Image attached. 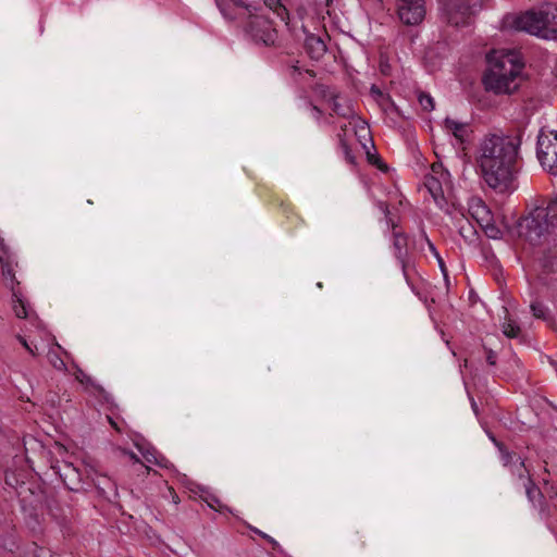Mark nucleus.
<instances>
[{"mask_svg": "<svg viewBox=\"0 0 557 557\" xmlns=\"http://www.w3.org/2000/svg\"><path fill=\"white\" fill-rule=\"evenodd\" d=\"M523 486L525 490V495L531 505L537 509L541 503L545 502V494L542 492L533 482L532 479H527L523 482Z\"/></svg>", "mask_w": 557, "mask_h": 557, "instance_id": "nucleus-16", "label": "nucleus"}, {"mask_svg": "<svg viewBox=\"0 0 557 557\" xmlns=\"http://www.w3.org/2000/svg\"><path fill=\"white\" fill-rule=\"evenodd\" d=\"M503 333L509 338H516L520 335V327L512 321L503 324Z\"/></svg>", "mask_w": 557, "mask_h": 557, "instance_id": "nucleus-27", "label": "nucleus"}, {"mask_svg": "<svg viewBox=\"0 0 557 557\" xmlns=\"http://www.w3.org/2000/svg\"><path fill=\"white\" fill-rule=\"evenodd\" d=\"M485 234L490 237V238H499L500 237V230H498L496 226L494 225H487L486 228H485Z\"/></svg>", "mask_w": 557, "mask_h": 557, "instance_id": "nucleus-35", "label": "nucleus"}, {"mask_svg": "<svg viewBox=\"0 0 557 557\" xmlns=\"http://www.w3.org/2000/svg\"><path fill=\"white\" fill-rule=\"evenodd\" d=\"M545 500L546 503H548L549 505H552V507H554V509L557 510V488L554 487L553 485L548 486V482L545 481Z\"/></svg>", "mask_w": 557, "mask_h": 557, "instance_id": "nucleus-28", "label": "nucleus"}, {"mask_svg": "<svg viewBox=\"0 0 557 557\" xmlns=\"http://www.w3.org/2000/svg\"><path fill=\"white\" fill-rule=\"evenodd\" d=\"M508 469L512 475H516L518 479L522 480L523 482L527 481V479H531V476L529 474V470L527 469L522 458H516V460L512 462V465Z\"/></svg>", "mask_w": 557, "mask_h": 557, "instance_id": "nucleus-20", "label": "nucleus"}, {"mask_svg": "<svg viewBox=\"0 0 557 557\" xmlns=\"http://www.w3.org/2000/svg\"><path fill=\"white\" fill-rule=\"evenodd\" d=\"M471 407H472L473 411L475 412V414H478V405L474 401V399H471Z\"/></svg>", "mask_w": 557, "mask_h": 557, "instance_id": "nucleus-44", "label": "nucleus"}, {"mask_svg": "<svg viewBox=\"0 0 557 557\" xmlns=\"http://www.w3.org/2000/svg\"><path fill=\"white\" fill-rule=\"evenodd\" d=\"M22 294L15 286H12V296H13V310L17 318L25 319L28 317V307L26 302L22 299Z\"/></svg>", "mask_w": 557, "mask_h": 557, "instance_id": "nucleus-18", "label": "nucleus"}, {"mask_svg": "<svg viewBox=\"0 0 557 557\" xmlns=\"http://www.w3.org/2000/svg\"><path fill=\"white\" fill-rule=\"evenodd\" d=\"M110 422H111V425H113L114 428H116V426H115V424H114V422H113L111 419H110Z\"/></svg>", "mask_w": 557, "mask_h": 557, "instance_id": "nucleus-49", "label": "nucleus"}, {"mask_svg": "<svg viewBox=\"0 0 557 557\" xmlns=\"http://www.w3.org/2000/svg\"><path fill=\"white\" fill-rule=\"evenodd\" d=\"M264 4L272 11H274L277 16L282 20L288 15L286 8L282 4L281 0H263Z\"/></svg>", "mask_w": 557, "mask_h": 557, "instance_id": "nucleus-22", "label": "nucleus"}, {"mask_svg": "<svg viewBox=\"0 0 557 557\" xmlns=\"http://www.w3.org/2000/svg\"><path fill=\"white\" fill-rule=\"evenodd\" d=\"M252 10L251 15L245 20L244 32L257 45L272 46L277 38V32L272 27L270 20L258 15Z\"/></svg>", "mask_w": 557, "mask_h": 557, "instance_id": "nucleus-6", "label": "nucleus"}, {"mask_svg": "<svg viewBox=\"0 0 557 557\" xmlns=\"http://www.w3.org/2000/svg\"><path fill=\"white\" fill-rule=\"evenodd\" d=\"M371 94L386 100L388 102L389 109L397 111L396 104L391 100L389 96L384 95L376 86L371 87Z\"/></svg>", "mask_w": 557, "mask_h": 557, "instance_id": "nucleus-31", "label": "nucleus"}, {"mask_svg": "<svg viewBox=\"0 0 557 557\" xmlns=\"http://www.w3.org/2000/svg\"><path fill=\"white\" fill-rule=\"evenodd\" d=\"M48 357V360L50 362V364L59 370V371H65L66 370V364L65 362L63 361V359L60 357V355L55 351V350H50L47 355Z\"/></svg>", "mask_w": 557, "mask_h": 557, "instance_id": "nucleus-25", "label": "nucleus"}, {"mask_svg": "<svg viewBox=\"0 0 557 557\" xmlns=\"http://www.w3.org/2000/svg\"><path fill=\"white\" fill-rule=\"evenodd\" d=\"M250 530L252 532H255L256 534H258L259 536H261L263 539V541H267L274 550H277V552H282V547L281 545L278 544L277 541H275L272 536L268 535L267 533L260 531L259 529L257 528H253V527H249Z\"/></svg>", "mask_w": 557, "mask_h": 557, "instance_id": "nucleus-29", "label": "nucleus"}, {"mask_svg": "<svg viewBox=\"0 0 557 557\" xmlns=\"http://www.w3.org/2000/svg\"><path fill=\"white\" fill-rule=\"evenodd\" d=\"M444 128L454 135V137L460 143L465 144L468 141L470 134L472 133L470 125L465 122H459L450 117L444 120Z\"/></svg>", "mask_w": 557, "mask_h": 557, "instance_id": "nucleus-13", "label": "nucleus"}, {"mask_svg": "<svg viewBox=\"0 0 557 557\" xmlns=\"http://www.w3.org/2000/svg\"><path fill=\"white\" fill-rule=\"evenodd\" d=\"M492 441L499 450L500 460H502L504 467L509 468L512 465V462L516 460V458H521L516 453L509 451L506 448V446L502 442H498L495 437H492Z\"/></svg>", "mask_w": 557, "mask_h": 557, "instance_id": "nucleus-19", "label": "nucleus"}, {"mask_svg": "<svg viewBox=\"0 0 557 557\" xmlns=\"http://www.w3.org/2000/svg\"><path fill=\"white\" fill-rule=\"evenodd\" d=\"M393 247L395 258L398 260L401 267V271L406 281L409 283L408 268L410 265V261L408 256V237L404 233L394 230Z\"/></svg>", "mask_w": 557, "mask_h": 557, "instance_id": "nucleus-11", "label": "nucleus"}, {"mask_svg": "<svg viewBox=\"0 0 557 557\" xmlns=\"http://www.w3.org/2000/svg\"><path fill=\"white\" fill-rule=\"evenodd\" d=\"M173 502L177 504L180 502V498L176 494L173 495Z\"/></svg>", "mask_w": 557, "mask_h": 557, "instance_id": "nucleus-47", "label": "nucleus"}, {"mask_svg": "<svg viewBox=\"0 0 557 557\" xmlns=\"http://www.w3.org/2000/svg\"><path fill=\"white\" fill-rule=\"evenodd\" d=\"M206 503L208 504V506L212 509H215V506L216 505H220V500L219 498H216L215 496L213 495H210L208 497L205 498Z\"/></svg>", "mask_w": 557, "mask_h": 557, "instance_id": "nucleus-38", "label": "nucleus"}, {"mask_svg": "<svg viewBox=\"0 0 557 557\" xmlns=\"http://www.w3.org/2000/svg\"><path fill=\"white\" fill-rule=\"evenodd\" d=\"M18 341L29 354H32L33 356H36V351L28 345V343L26 342V339L24 337L18 336Z\"/></svg>", "mask_w": 557, "mask_h": 557, "instance_id": "nucleus-39", "label": "nucleus"}, {"mask_svg": "<svg viewBox=\"0 0 557 557\" xmlns=\"http://www.w3.org/2000/svg\"><path fill=\"white\" fill-rule=\"evenodd\" d=\"M533 315L537 319L546 320L548 317L547 307L541 301H533L530 306Z\"/></svg>", "mask_w": 557, "mask_h": 557, "instance_id": "nucleus-24", "label": "nucleus"}, {"mask_svg": "<svg viewBox=\"0 0 557 557\" xmlns=\"http://www.w3.org/2000/svg\"><path fill=\"white\" fill-rule=\"evenodd\" d=\"M436 260H437L438 267H440L444 277L447 278V269H446L444 260L442 259L441 256L438 258H436Z\"/></svg>", "mask_w": 557, "mask_h": 557, "instance_id": "nucleus-40", "label": "nucleus"}, {"mask_svg": "<svg viewBox=\"0 0 557 557\" xmlns=\"http://www.w3.org/2000/svg\"><path fill=\"white\" fill-rule=\"evenodd\" d=\"M305 48L309 57L313 60H320L327 50L324 39L315 34H307Z\"/></svg>", "mask_w": 557, "mask_h": 557, "instance_id": "nucleus-14", "label": "nucleus"}, {"mask_svg": "<svg viewBox=\"0 0 557 557\" xmlns=\"http://www.w3.org/2000/svg\"><path fill=\"white\" fill-rule=\"evenodd\" d=\"M146 460L148 462H153V463H157V465H160L161 466V462L157 460L154 454H151V453H147L144 455Z\"/></svg>", "mask_w": 557, "mask_h": 557, "instance_id": "nucleus-41", "label": "nucleus"}, {"mask_svg": "<svg viewBox=\"0 0 557 557\" xmlns=\"http://www.w3.org/2000/svg\"><path fill=\"white\" fill-rule=\"evenodd\" d=\"M418 101L423 110L425 111H432L435 108L434 99L431 97V95L421 91L418 96Z\"/></svg>", "mask_w": 557, "mask_h": 557, "instance_id": "nucleus-26", "label": "nucleus"}, {"mask_svg": "<svg viewBox=\"0 0 557 557\" xmlns=\"http://www.w3.org/2000/svg\"><path fill=\"white\" fill-rule=\"evenodd\" d=\"M537 510L540 518L546 522L550 530H554L557 527V509H554V507L545 500L540 504Z\"/></svg>", "mask_w": 557, "mask_h": 557, "instance_id": "nucleus-17", "label": "nucleus"}, {"mask_svg": "<svg viewBox=\"0 0 557 557\" xmlns=\"http://www.w3.org/2000/svg\"><path fill=\"white\" fill-rule=\"evenodd\" d=\"M312 110L314 111L315 113V119L319 120L321 114H322V111L317 107V106H313L312 107Z\"/></svg>", "mask_w": 557, "mask_h": 557, "instance_id": "nucleus-43", "label": "nucleus"}, {"mask_svg": "<svg viewBox=\"0 0 557 557\" xmlns=\"http://www.w3.org/2000/svg\"><path fill=\"white\" fill-rule=\"evenodd\" d=\"M339 137V143H341V146L345 152V156H346V159L350 162V163H354L355 161V157L351 154V151H350V148L348 147L347 143L342 138L341 135H338Z\"/></svg>", "mask_w": 557, "mask_h": 557, "instance_id": "nucleus-33", "label": "nucleus"}, {"mask_svg": "<svg viewBox=\"0 0 557 557\" xmlns=\"http://www.w3.org/2000/svg\"><path fill=\"white\" fill-rule=\"evenodd\" d=\"M536 154L541 164L547 166L552 175H557V133H540Z\"/></svg>", "mask_w": 557, "mask_h": 557, "instance_id": "nucleus-7", "label": "nucleus"}, {"mask_svg": "<svg viewBox=\"0 0 557 557\" xmlns=\"http://www.w3.org/2000/svg\"><path fill=\"white\" fill-rule=\"evenodd\" d=\"M307 73H309L310 75H313V72L310 70H307Z\"/></svg>", "mask_w": 557, "mask_h": 557, "instance_id": "nucleus-48", "label": "nucleus"}, {"mask_svg": "<svg viewBox=\"0 0 557 557\" xmlns=\"http://www.w3.org/2000/svg\"><path fill=\"white\" fill-rule=\"evenodd\" d=\"M290 75L295 77L296 75H301L300 67L297 64L290 66Z\"/></svg>", "mask_w": 557, "mask_h": 557, "instance_id": "nucleus-42", "label": "nucleus"}, {"mask_svg": "<svg viewBox=\"0 0 557 557\" xmlns=\"http://www.w3.org/2000/svg\"><path fill=\"white\" fill-rule=\"evenodd\" d=\"M483 0H442L441 16L455 27L469 25L472 16L482 8Z\"/></svg>", "mask_w": 557, "mask_h": 557, "instance_id": "nucleus-5", "label": "nucleus"}, {"mask_svg": "<svg viewBox=\"0 0 557 557\" xmlns=\"http://www.w3.org/2000/svg\"><path fill=\"white\" fill-rule=\"evenodd\" d=\"M459 234L466 238L471 239L476 234L473 225L467 219H461L459 221Z\"/></svg>", "mask_w": 557, "mask_h": 557, "instance_id": "nucleus-23", "label": "nucleus"}, {"mask_svg": "<svg viewBox=\"0 0 557 557\" xmlns=\"http://www.w3.org/2000/svg\"><path fill=\"white\" fill-rule=\"evenodd\" d=\"M129 455H131V458H132L134 461L139 462L138 457H137L134 453H131Z\"/></svg>", "mask_w": 557, "mask_h": 557, "instance_id": "nucleus-46", "label": "nucleus"}, {"mask_svg": "<svg viewBox=\"0 0 557 557\" xmlns=\"http://www.w3.org/2000/svg\"><path fill=\"white\" fill-rule=\"evenodd\" d=\"M53 469L70 491L79 492L84 488L83 474L73 463L63 462L54 466Z\"/></svg>", "mask_w": 557, "mask_h": 557, "instance_id": "nucleus-10", "label": "nucleus"}, {"mask_svg": "<svg viewBox=\"0 0 557 557\" xmlns=\"http://www.w3.org/2000/svg\"><path fill=\"white\" fill-rule=\"evenodd\" d=\"M215 4L223 17L232 22H244L248 15H251L252 10H258L257 7L242 0H215Z\"/></svg>", "mask_w": 557, "mask_h": 557, "instance_id": "nucleus-9", "label": "nucleus"}, {"mask_svg": "<svg viewBox=\"0 0 557 557\" xmlns=\"http://www.w3.org/2000/svg\"><path fill=\"white\" fill-rule=\"evenodd\" d=\"M557 228V199L546 207H536L518 223V233L531 245H540Z\"/></svg>", "mask_w": 557, "mask_h": 557, "instance_id": "nucleus-3", "label": "nucleus"}, {"mask_svg": "<svg viewBox=\"0 0 557 557\" xmlns=\"http://www.w3.org/2000/svg\"><path fill=\"white\" fill-rule=\"evenodd\" d=\"M380 208L384 211V213H386V214L388 213V207L386 203H383V202L380 203Z\"/></svg>", "mask_w": 557, "mask_h": 557, "instance_id": "nucleus-45", "label": "nucleus"}, {"mask_svg": "<svg viewBox=\"0 0 557 557\" xmlns=\"http://www.w3.org/2000/svg\"><path fill=\"white\" fill-rule=\"evenodd\" d=\"M503 28L521 30L545 40H557V5L550 2L521 14H507Z\"/></svg>", "mask_w": 557, "mask_h": 557, "instance_id": "nucleus-2", "label": "nucleus"}, {"mask_svg": "<svg viewBox=\"0 0 557 557\" xmlns=\"http://www.w3.org/2000/svg\"><path fill=\"white\" fill-rule=\"evenodd\" d=\"M421 239L424 240L429 247V250L432 252V255L435 257V258H438L440 257V253L437 251V249L435 248L434 244L429 239V237L426 236L425 232H422L421 234Z\"/></svg>", "mask_w": 557, "mask_h": 557, "instance_id": "nucleus-34", "label": "nucleus"}, {"mask_svg": "<svg viewBox=\"0 0 557 557\" xmlns=\"http://www.w3.org/2000/svg\"><path fill=\"white\" fill-rule=\"evenodd\" d=\"M367 159L369 163L376 165L379 169H386V165L383 163V161L377 156L371 153L370 151H367Z\"/></svg>", "mask_w": 557, "mask_h": 557, "instance_id": "nucleus-32", "label": "nucleus"}, {"mask_svg": "<svg viewBox=\"0 0 557 557\" xmlns=\"http://www.w3.org/2000/svg\"><path fill=\"white\" fill-rule=\"evenodd\" d=\"M485 351H486V362L490 364V366H495L496 364V352L492 349H487L485 347Z\"/></svg>", "mask_w": 557, "mask_h": 557, "instance_id": "nucleus-36", "label": "nucleus"}, {"mask_svg": "<svg viewBox=\"0 0 557 557\" xmlns=\"http://www.w3.org/2000/svg\"><path fill=\"white\" fill-rule=\"evenodd\" d=\"M521 134H487L475 152L478 172L484 183L497 193L512 188L519 172Z\"/></svg>", "mask_w": 557, "mask_h": 557, "instance_id": "nucleus-1", "label": "nucleus"}, {"mask_svg": "<svg viewBox=\"0 0 557 557\" xmlns=\"http://www.w3.org/2000/svg\"><path fill=\"white\" fill-rule=\"evenodd\" d=\"M76 379L82 383V384H86V385H90L92 387H95L96 389L100 391L101 387L96 385L92 381V379L87 375L83 370H78L77 371V374H76Z\"/></svg>", "mask_w": 557, "mask_h": 557, "instance_id": "nucleus-30", "label": "nucleus"}, {"mask_svg": "<svg viewBox=\"0 0 557 557\" xmlns=\"http://www.w3.org/2000/svg\"><path fill=\"white\" fill-rule=\"evenodd\" d=\"M522 63L515 60L513 54L502 57V59L484 74L483 83L486 90H491L497 95L512 94L519 88L522 81Z\"/></svg>", "mask_w": 557, "mask_h": 557, "instance_id": "nucleus-4", "label": "nucleus"}, {"mask_svg": "<svg viewBox=\"0 0 557 557\" xmlns=\"http://www.w3.org/2000/svg\"><path fill=\"white\" fill-rule=\"evenodd\" d=\"M2 274L5 278H9L11 281V287L14 286L15 283L18 284V282H16V280H15V275H14L12 269H10V268L3 269Z\"/></svg>", "mask_w": 557, "mask_h": 557, "instance_id": "nucleus-37", "label": "nucleus"}, {"mask_svg": "<svg viewBox=\"0 0 557 557\" xmlns=\"http://www.w3.org/2000/svg\"><path fill=\"white\" fill-rule=\"evenodd\" d=\"M424 185L435 203L443 208L446 205V200L444 198V191L441 182L435 176H426L424 181Z\"/></svg>", "mask_w": 557, "mask_h": 557, "instance_id": "nucleus-15", "label": "nucleus"}, {"mask_svg": "<svg viewBox=\"0 0 557 557\" xmlns=\"http://www.w3.org/2000/svg\"><path fill=\"white\" fill-rule=\"evenodd\" d=\"M92 483L98 493L109 502H112L117 497V487L111 478L96 473L92 478Z\"/></svg>", "mask_w": 557, "mask_h": 557, "instance_id": "nucleus-12", "label": "nucleus"}, {"mask_svg": "<svg viewBox=\"0 0 557 557\" xmlns=\"http://www.w3.org/2000/svg\"><path fill=\"white\" fill-rule=\"evenodd\" d=\"M332 111L338 116L349 117L354 114L352 108L349 103L343 104L339 102L338 97L332 99Z\"/></svg>", "mask_w": 557, "mask_h": 557, "instance_id": "nucleus-21", "label": "nucleus"}, {"mask_svg": "<svg viewBox=\"0 0 557 557\" xmlns=\"http://www.w3.org/2000/svg\"><path fill=\"white\" fill-rule=\"evenodd\" d=\"M399 20L406 25H418L425 17L424 0H397Z\"/></svg>", "mask_w": 557, "mask_h": 557, "instance_id": "nucleus-8", "label": "nucleus"}]
</instances>
